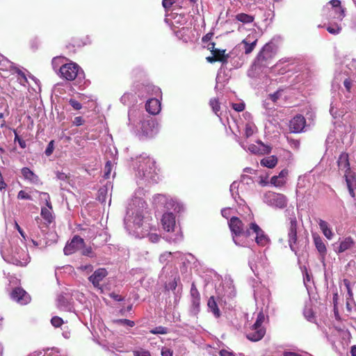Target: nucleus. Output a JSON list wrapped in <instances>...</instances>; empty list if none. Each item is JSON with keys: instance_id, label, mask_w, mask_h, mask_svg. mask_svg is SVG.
<instances>
[{"instance_id": "1", "label": "nucleus", "mask_w": 356, "mask_h": 356, "mask_svg": "<svg viewBox=\"0 0 356 356\" xmlns=\"http://www.w3.org/2000/svg\"><path fill=\"white\" fill-rule=\"evenodd\" d=\"M128 127L131 131L138 135L151 138L159 131V124L151 116H145L136 108L129 109L128 113Z\"/></svg>"}, {"instance_id": "2", "label": "nucleus", "mask_w": 356, "mask_h": 356, "mask_svg": "<svg viewBox=\"0 0 356 356\" xmlns=\"http://www.w3.org/2000/svg\"><path fill=\"white\" fill-rule=\"evenodd\" d=\"M146 208L147 204L143 198L135 196L129 203L124 218L125 228L129 232H133L141 237H144L145 234L140 233L138 229L143 225L144 210Z\"/></svg>"}, {"instance_id": "3", "label": "nucleus", "mask_w": 356, "mask_h": 356, "mask_svg": "<svg viewBox=\"0 0 356 356\" xmlns=\"http://www.w3.org/2000/svg\"><path fill=\"white\" fill-rule=\"evenodd\" d=\"M228 224L234 243L238 246H249L250 243L253 241L252 239L250 238V223L245 225L238 218L232 217Z\"/></svg>"}, {"instance_id": "4", "label": "nucleus", "mask_w": 356, "mask_h": 356, "mask_svg": "<svg viewBox=\"0 0 356 356\" xmlns=\"http://www.w3.org/2000/svg\"><path fill=\"white\" fill-rule=\"evenodd\" d=\"M1 252L6 262L16 266H26L30 261L27 251L10 242L8 247L2 248Z\"/></svg>"}, {"instance_id": "5", "label": "nucleus", "mask_w": 356, "mask_h": 356, "mask_svg": "<svg viewBox=\"0 0 356 356\" xmlns=\"http://www.w3.org/2000/svg\"><path fill=\"white\" fill-rule=\"evenodd\" d=\"M161 225L165 232H175L173 236L167 237L169 242L178 243L182 240V234L176 226V218L172 212L167 211L163 214Z\"/></svg>"}, {"instance_id": "6", "label": "nucleus", "mask_w": 356, "mask_h": 356, "mask_svg": "<svg viewBox=\"0 0 356 356\" xmlns=\"http://www.w3.org/2000/svg\"><path fill=\"white\" fill-rule=\"evenodd\" d=\"M137 162V176L147 180L155 181L156 173L154 161L148 156H140Z\"/></svg>"}, {"instance_id": "7", "label": "nucleus", "mask_w": 356, "mask_h": 356, "mask_svg": "<svg viewBox=\"0 0 356 356\" xmlns=\"http://www.w3.org/2000/svg\"><path fill=\"white\" fill-rule=\"evenodd\" d=\"M52 206H46L41 209V216L44 219L45 222H43L42 219L36 217L35 220L37 224V227L31 229V235L34 237H40L44 235L47 231L48 225L53 220V216L51 213Z\"/></svg>"}, {"instance_id": "8", "label": "nucleus", "mask_w": 356, "mask_h": 356, "mask_svg": "<svg viewBox=\"0 0 356 356\" xmlns=\"http://www.w3.org/2000/svg\"><path fill=\"white\" fill-rule=\"evenodd\" d=\"M154 205L159 208H165L168 210L172 209L175 212L179 213L184 209V207L179 202L165 195L157 194L153 197Z\"/></svg>"}, {"instance_id": "9", "label": "nucleus", "mask_w": 356, "mask_h": 356, "mask_svg": "<svg viewBox=\"0 0 356 356\" xmlns=\"http://www.w3.org/2000/svg\"><path fill=\"white\" fill-rule=\"evenodd\" d=\"M59 72L63 78L68 81H72L76 78L81 80L85 76L83 71L74 63L63 65L60 67Z\"/></svg>"}, {"instance_id": "10", "label": "nucleus", "mask_w": 356, "mask_h": 356, "mask_svg": "<svg viewBox=\"0 0 356 356\" xmlns=\"http://www.w3.org/2000/svg\"><path fill=\"white\" fill-rule=\"evenodd\" d=\"M263 201L268 206L276 209H284L287 204V199L283 194L272 191L264 194Z\"/></svg>"}, {"instance_id": "11", "label": "nucleus", "mask_w": 356, "mask_h": 356, "mask_svg": "<svg viewBox=\"0 0 356 356\" xmlns=\"http://www.w3.org/2000/svg\"><path fill=\"white\" fill-rule=\"evenodd\" d=\"M250 236L255 234L254 241L257 245L268 248L270 244V239L265 232L254 222H250Z\"/></svg>"}, {"instance_id": "12", "label": "nucleus", "mask_w": 356, "mask_h": 356, "mask_svg": "<svg viewBox=\"0 0 356 356\" xmlns=\"http://www.w3.org/2000/svg\"><path fill=\"white\" fill-rule=\"evenodd\" d=\"M297 225L298 222L296 217L290 218V224L288 230V243L290 249L297 254L298 248L296 247L297 242Z\"/></svg>"}, {"instance_id": "13", "label": "nucleus", "mask_w": 356, "mask_h": 356, "mask_svg": "<svg viewBox=\"0 0 356 356\" xmlns=\"http://www.w3.org/2000/svg\"><path fill=\"white\" fill-rule=\"evenodd\" d=\"M84 241L79 236H74L70 243H67L63 249L65 255H70L81 248Z\"/></svg>"}, {"instance_id": "14", "label": "nucleus", "mask_w": 356, "mask_h": 356, "mask_svg": "<svg viewBox=\"0 0 356 356\" xmlns=\"http://www.w3.org/2000/svg\"><path fill=\"white\" fill-rule=\"evenodd\" d=\"M108 275V272L104 268H99L88 277V280L93 286L97 289L102 290L100 282Z\"/></svg>"}, {"instance_id": "15", "label": "nucleus", "mask_w": 356, "mask_h": 356, "mask_svg": "<svg viewBox=\"0 0 356 356\" xmlns=\"http://www.w3.org/2000/svg\"><path fill=\"white\" fill-rule=\"evenodd\" d=\"M11 298L20 305H26L31 301L30 296L21 287L14 289L10 294Z\"/></svg>"}, {"instance_id": "16", "label": "nucleus", "mask_w": 356, "mask_h": 356, "mask_svg": "<svg viewBox=\"0 0 356 356\" xmlns=\"http://www.w3.org/2000/svg\"><path fill=\"white\" fill-rule=\"evenodd\" d=\"M356 247V243L351 236H346L339 241V245L334 248L337 254L343 253L348 250H352Z\"/></svg>"}, {"instance_id": "17", "label": "nucleus", "mask_w": 356, "mask_h": 356, "mask_svg": "<svg viewBox=\"0 0 356 356\" xmlns=\"http://www.w3.org/2000/svg\"><path fill=\"white\" fill-rule=\"evenodd\" d=\"M266 333V329L263 326H254L252 325L248 330L246 337L252 341L261 340Z\"/></svg>"}, {"instance_id": "18", "label": "nucleus", "mask_w": 356, "mask_h": 356, "mask_svg": "<svg viewBox=\"0 0 356 356\" xmlns=\"http://www.w3.org/2000/svg\"><path fill=\"white\" fill-rule=\"evenodd\" d=\"M305 124V118L302 115H297L290 121V130L293 133H300L303 131Z\"/></svg>"}, {"instance_id": "19", "label": "nucleus", "mask_w": 356, "mask_h": 356, "mask_svg": "<svg viewBox=\"0 0 356 356\" xmlns=\"http://www.w3.org/2000/svg\"><path fill=\"white\" fill-rule=\"evenodd\" d=\"M273 48L270 44H266L259 53L257 57V61L263 65V61H266L270 59L273 56Z\"/></svg>"}, {"instance_id": "20", "label": "nucleus", "mask_w": 356, "mask_h": 356, "mask_svg": "<svg viewBox=\"0 0 356 356\" xmlns=\"http://www.w3.org/2000/svg\"><path fill=\"white\" fill-rule=\"evenodd\" d=\"M257 43V39L252 38V37L249 35L242 40L240 46H243V49L245 54H250L255 48Z\"/></svg>"}, {"instance_id": "21", "label": "nucleus", "mask_w": 356, "mask_h": 356, "mask_svg": "<svg viewBox=\"0 0 356 356\" xmlns=\"http://www.w3.org/2000/svg\"><path fill=\"white\" fill-rule=\"evenodd\" d=\"M146 111L152 115H156L161 111V103L156 98L149 99L145 104Z\"/></svg>"}, {"instance_id": "22", "label": "nucleus", "mask_w": 356, "mask_h": 356, "mask_svg": "<svg viewBox=\"0 0 356 356\" xmlns=\"http://www.w3.org/2000/svg\"><path fill=\"white\" fill-rule=\"evenodd\" d=\"M257 143L258 145L254 144L249 145L248 150L255 154H263L270 152V148L261 143V141L259 140Z\"/></svg>"}, {"instance_id": "23", "label": "nucleus", "mask_w": 356, "mask_h": 356, "mask_svg": "<svg viewBox=\"0 0 356 356\" xmlns=\"http://www.w3.org/2000/svg\"><path fill=\"white\" fill-rule=\"evenodd\" d=\"M312 236L316 250L324 257L327 253V248L323 238L317 234H313Z\"/></svg>"}, {"instance_id": "24", "label": "nucleus", "mask_w": 356, "mask_h": 356, "mask_svg": "<svg viewBox=\"0 0 356 356\" xmlns=\"http://www.w3.org/2000/svg\"><path fill=\"white\" fill-rule=\"evenodd\" d=\"M318 223L325 237L328 240H332L334 237V233L329 224L322 219H319Z\"/></svg>"}, {"instance_id": "25", "label": "nucleus", "mask_w": 356, "mask_h": 356, "mask_svg": "<svg viewBox=\"0 0 356 356\" xmlns=\"http://www.w3.org/2000/svg\"><path fill=\"white\" fill-rule=\"evenodd\" d=\"M21 172L24 179L32 184H38L40 181L39 177L29 168H23Z\"/></svg>"}, {"instance_id": "26", "label": "nucleus", "mask_w": 356, "mask_h": 356, "mask_svg": "<svg viewBox=\"0 0 356 356\" xmlns=\"http://www.w3.org/2000/svg\"><path fill=\"white\" fill-rule=\"evenodd\" d=\"M330 3L333 8V12L334 13V17L341 21L344 17V10L340 6L341 1L339 0H331Z\"/></svg>"}, {"instance_id": "27", "label": "nucleus", "mask_w": 356, "mask_h": 356, "mask_svg": "<svg viewBox=\"0 0 356 356\" xmlns=\"http://www.w3.org/2000/svg\"><path fill=\"white\" fill-rule=\"evenodd\" d=\"M338 165L339 169L344 170L346 174L350 171V163L348 155L346 153L341 154L338 159Z\"/></svg>"}, {"instance_id": "28", "label": "nucleus", "mask_w": 356, "mask_h": 356, "mask_svg": "<svg viewBox=\"0 0 356 356\" xmlns=\"http://www.w3.org/2000/svg\"><path fill=\"white\" fill-rule=\"evenodd\" d=\"M207 306L209 312H211L216 318L220 316V312L213 296L210 297L208 300Z\"/></svg>"}, {"instance_id": "29", "label": "nucleus", "mask_w": 356, "mask_h": 356, "mask_svg": "<svg viewBox=\"0 0 356 356\" xmlns=\"http://www.w3.org/2000/svg\"><path fill=\"white\" fill-rule=\"evenodd\" d=\"M277 163V159L275 156H270L266 158H264L261 161V164L265 167L268 168H274Z\"/></svg>"}, {"instance_id": "30", "label": "nucleus", "mask_w": 356, "mask_h": 356, "mask_svg": "<svg viewBox=\"0 0 356 356\" xmlns=\"http://www.w3.org/2000/svg\"><path fill=\"white\" fill-rule=\"evenodd\" d=\"M257 131V127L255 124L250 121H248L245 126V134L244 136L246 138L252 136L254 133Z\"/></svg>"}, {"instance_id": "31", "label": "nucleus", "mask_w": 356, "mask_h": 356, "mask_svg": "<svg viewBox=\"0 0 356 356\" xmlns=\"http://www.w3.org/2000/svg\"><path fill=\"white\" fill-rule=\"evenodd\" d=\"M200 309V298H191V307L190 312L193 315H197Z\"/></svg>"}, {"instance_id": "32", "label": "nucleus", "mask_w": 356, "mask_h": 356, "mask_svg": "<svg viewBox=\"0 0 356 356\" xmlns=\"http://www.w3.org/2000/svg\"><path fill=\"white\" fill-rule=\"evenodd\" d=\"M15 65L8 60L7 58H3L0 60V70H10L13 71Z\"/></svg>"}, {"instance_id": "33", "label": "nucleus", "mask_w": 356, "mask_h": 356, "mask_svg": "<svg viewBox=\"0 0 356 356\" xmlns=\"http://www.w3.org/2000/svg\"><path fill=\"white\" fill-rule=\"evenodd\" d=\"M343 282L347 289L348 297L346 298V307L348 309H350L349 307L350 302L353 300V293L350 288L349 281L348 280H344Z\"/></svg>"}, {"instance_id": "34", "label": "nucleus", "mask_w": 356, "mask_h": 356, "mask_svg": "<svg viewBox=\"0 0 356 356\" xmlns=\"http://www.w3.org/2000/svg\"><path fill=\"white\" fill-rule=\"evenodd\" d=\"M236 19L245 24L251 23L254 20V17L252 15L245 13H239L236 16Z\"/></svg>"}, {"instance_id": "35", "label": "nucleus", "mask_w": 356, "mask_h": 356, "mask_svg": "<svg viewBox=\"0 0 356 356\" xmlns=\"http://www.w3.org/2000/svg\"><path fill=\"white\" fill-rule=\"evenodd\" d=\"M13 73H16L19 76V80L22 85H25L27 82L26 76L23 71H22L19 67L15 66L13 70Z\"/></svg>"}, {"instance_id": "36", "label": "nucleus", "mask_w": 356, "mask_h": 356, "mask_svg": "<svg viewBox=\"0 0 356 356\" xmlns=\"http://www.w3.org/2000/svg\"><path fill=\"white\" fill-rule=\"evenodd\" d=\"M115 163V159L113 161H107L104 167V177L105 179H108L111 175V172L113 168V166Z\"/></svg>"}, {"instance_id": "37", "label": "nucleus", "mask_w": 356, "mask_h": 356, "mask_svg": "<svg viewBox=\"0 0 356 356\" xmlns=\"http://www.w3.org/2000/svg\"><path fill=\"white\" fill-rule=\"evenodd\" d=\"M238 187H239V183L237 181H234L231 184L230 188H229L231 195L233 197V198L235 200L236 202H237V199H236L237 196L239 197L238 194Z\"/></svg>"}, {"instance_id": "38", "label": "nucleus", "mask_w": 356, "mask_h": 356, "mask_svg": "<svg viewBox=\"0 0 356 356\" xmlns=\"http://www.w3.org/2000/svg\"><path fill=\"white\" fill-rule=\"evenodd\" d=\"M225 50L219 52V55H215V57H207V59L209 62L212 63L217 60H220L222 62H226L227 56H225Z\"/></svg>"}, {"instance_id": "39", "label": "nucleus", "mask_w": 356, "mask_h": 356, "mask_svg": "<svg viewBox=\"0 0 356 356\" xmlns=\"http://www.w3.org/2000/svg\"><path fill=\"white\" fill-rule=\"evenodd\" d=\"M58 307L64 311H70L71 309V307L67 302L65 301L63 297H60L58 300Z\"/></svg>"}, {"instance_id": "40", "label": "nucleus", "mask_w": 356, "mask_h": 356, "mask_svg": "<svg viewBox=\"0 0 356 356\" xmlns=\"http://www.w3.org/2000/svg\"><path fill=\"white\" fill-rule=\"evenodd\" d=\"M172 253L171 252H165L162 253L159 257V262L161 264H168V261H171Z\"/></svg>"}, {"instance_id": "41", "label": "nucleus", "mask_w": 356, "mask_h": 356, "mask_svg": "<svg viewBox=\"0 0 356 356\" xmlns=\"http://www.w3.org/2000/svg\"><path fill=\"white\" fill-rule=\"evenodd\" d=\"M153 334H165L168 333V328L163 326H158L149 330Z\"/></svg>"}, {"instance_id": "42", "label": "nucleus", "mask_w": 356, "mask_h": 356, "mask_svg": "<svg viewBox=\"0 0 356 356\" xmlns=\"http://www.w3.org/2000/svg\"><path fill=\"white\" fill-rule=\"evenodd\" d=\"M107 188L106 187L100 188L98 191V200L101 202H105L106 200Z\"/></svg>"}, {"instance_id": "43", "label": "nucleus", "mask_w": 356, "mask_h": 356, "mask_svg": "<svg viewBox=\"0 0 356 356\" xmlns=\"http://www.w3.org/2000/svg\"><path fill=\"white\" fill-rule=\"evenodd\" d=\"M345 177L348 188H356V179L354 177H350L347 174H345Z\"/></svg>"}, {"instance_id": "44", "label": "nucleus", "mask_w": 356, "mask_h": 356, "mask_svg": "<svg viewBox=\"0 0 356 356\" xmlns=\"http://www.w3.org/2000/svg\"><path fill=\"white\" fill-rule=\"evenodd\" d=\"M286 182V180L281 179L278 176H273L270 179V183L275 186H282Z\"/></svg>"}, {"instance_id": "45", "label": "nucleus", "mask_w": 356, "mask_h": 356, "mask_svg": "<svg viewBox=\"0 0 356 356\" xmlns=\"http://www.w3.org/2000/svg\"><path fill=\"white\" fill-rule=\"evenodd\" d=\"M116 323L127 327H134L135 325V323L133 321L129 319H119L115 321Z\"/></svg>"}, {"instance_id": "46", "label": "nucleus", "mask_w": 356, "mask_h": 356, "mask_svg": "<svg viewBox=\"0 0 356 356\" xmlns=\"http://www.w3.org/2000/svg\"><path fill=\"white\" fill-rule=\"evenodd\" d=\"M51 325L55 327H59L63 324V320L58 316H54L51 319Z\"/></svg>"}, {"instance_id": "47", "label": "nucleus", "mask_w": 356, "mask_h": 356, "mask_svg": "<svg viewBox=\"0 0 356 356\" xmlns=\"http://www.w3.org/2000/svg\"><path fill=\"white\" fill-rule=\"evenodd\" d=\"M305 317L309 321H313L314 319V315L311 308H305L303 312Z\"/></svg>"}, {"instance_id": "48", "label": "nucleus", "mask_w": 356, "mask_h": 356, "mask_svg": "<svg viewBox=\"0 0 356 356\" xmlns=\"http://www.w3.org/2000/svg\"><path fill=\"white\" fill-rule=\"evenodd\" d=\"M40 198L42 201H44L46 206H51L50 196L47 193L40 192Z\"/></svg>"}, {"instance_id": "49", "label": "nucleus", "mask_w": 356, "mask_h": 356, "mask_svg": "<svg viewBox=\"0 0 356 356\" xmlns=\"http://www.w3.org/2000/svg\"><path fill=\"white\" fill-rule=\"evenodd\" d=\"M209 104H210V106H211L213 112L218 115V112L220 110V105H219V102H218V99H211L210 100Z\"/></svg>"}, {"instance_id": "50", "label": "nucleus", "mask_w": 356, "mask_h": 356, "mask_svg": "<svg viewBox=\"0 0 356 356\" xmlns=\"http://www.w3.org/2000/svg\"><path fill=\"white\" fill-rule=\"evenodd\" d=\"M264 320H265V316L262 312H260L257 314V320L253 325H254V326H256V327L257 326H262V324L264 322Z\"/></svg>"}, {"instance_id": "51", "label": "nucleus", "mask_w": 356, "mask_h": 356, "mask_svg": "<svg viewBox=\"0 0 356 356\" xmlns=\"http://www.w3.org/2000/svg\"><path fill=\"white\" fill-rule=\"evenodd\" d=\"M17 198L20 199V200H32L31 196L29 194H28L26 192H25L24 191H20L18 193Z\"/></svg>"}, {"instance_id": "52", "label": "nucleus", "mask_w": 356, "mask_h": 356, "mask_svg": "<svg viewBox=\"0 0 356 356\" xmlns=\"http://www.w3.org/2000/svg\"><path fill=\"white\" fill-rule=\"evenodd\" d=\"M172 257L171 259V261H173V260H177V261H183L184 254L181 252H172Z\"/></svg>"}, {"instance_id": "53", "label": "nucleus", "mask_w": 356, "mask_h": 356, "mask_svg": "<svg viewBox=\"0 0 356 356\" xmlns=\"http://www.w3.org/2000/svg\"><path fill=\"white\" fill-rule=\"evenodd\" d=\"M54 149V140H51L49 143V144L45 149V154L47 156H50L53 153Z\"/></svg>"}, {"instance_id": "54", "label": "nucleus", "mask_w": 356, "mask_h": 356, "mask_svg": "<svg viewBox=\"0 0 356 356\" xmlns=\"http://www.w3.org/2000/svg\"><path fill=\"white\" fill-rule=\"evenodd\" d=\"M330 113L334 118H337L340 116V114L338 113L337 108L334 105L333 102L330 104Z\"/></svg>"}, {"instance_id": "55", "label": "nucleus", "mask_w": 356, "mask_h": 356, "mask_svg": "<svg viewBox=\"0 0 356 356\" xmlns=\"http://www.w3.org/2000/svg\"><path fill=\"white\" fill-rule=\"evenodd\" d=\"M134 356H152L149 351L141 349L140 350L134 351Z\"/></svg>"}, {"instance_id": "56", "label": "nucleus", "mask_w": 356, "mask_h": 356, "mask_svg": "<svg viewBox=\"0 0 356 356\" xmlns=\"http://www.w3.org/2000/svg\"><path fill=\"white\" fill-rule=\"evenodd\" d=\"M191 298H200V293L197 291V289L195 287V285L194 284H193L191 286Z\"/></svg>"}, {"instance_id": "57", "label": "nucleus", "mask_w": 356, "mask_h": 356, "mask_svg": "<svg viewBox=\"0 0 356 356\" xmlns=\"http://www.w3.org/2000/svg\"><path fill=\"white\" fill-rule=\"evenodd\" d=\"M149 241L152 243H156L160 239V236L156 233H150L147 234Z\"/></svg>"}, {"instance_id": "58", "label": "nucleus", "mask_w": 356, "mask_h": 356, "mask_svg": "<svg viewBox=\"0 0 356 356\" xmlns=\"http://www.w3.org/2000/svg\"><path fill=\"white\" fill-rule=\"evenodd\" d=\"M232 108L236 111L240 112L244 110L245 108V104L243 102L241 103H234L232 104Z\"/></svg>"}, {"instance_id": "59", "label": "nucleus", "mask_w": 356, "mask_h": 356, "mask_svg": "<svg viewBox=\"0 0 356 356\" xmlns=\"http://www.w3.org/2000/svg\"><path fill=\"white\" fill-rule=\"evenodd\" d=\"M15 142H17L19 145V146L22 148V149H24L26 146V142L25 140H22V138H19V136L17 135V134L16 133V131H15Z\"/></svg>"}, {"instance_id": "60", "label": "nucleus", "mask_w": 356, "mask_h": 356, "mask_svg": "<svg viewBox=\"0 0 356 356\" xmlns=\"http://www.w3.org/2000/svg\"><path fill=\"white\" fill-rule=\"evenodd\" d=\"M177 286V282L176 279L175 278L172 282H169L165 285V289L166 290H175Z\"/></svg>"}, {"instance_id": "61", "label": "nucleus", "mask_w": 356, "mask_h": 356, "mask_svg": "<svg viewBox=\"0 0 356 356\" xmlns=\"http://www.w3.org/2000/svg\"><path fill=\"white\" fill-rule=\"evenodd\" d=\"M69 102L72 107L75 110H80L82 107L81 103L75 99H71Z\"/></svg>"}, {"instance_id": "62", "label": "nucleus", "mask_w": 356, "mask_h": 356, "mask_svg": "<svg viewBox=\"0 0 356 356\" xmlns=\"http://www.w3.org/2000/svg\"><path fill=\"white\" fill-rule=\"evenodd\" d=\"M79 268L82 271H86V273H89L92 271L93 266L91 264H86L80 266Z\"/></svg>"}, {"instance_id": "63", "label": "nucleus", "mask_w": 356, "mask_h": 356, "mask_svg": "<svg viewBox=\"0 0 356 356\" xmlns=\"http://www.w3.org/2000/svg\"><path fill=\"white\" fill-rule=\"evenodd\" d=\"M82 254L85 256H88V257H94V253L92 250V248L90 247H88V248H86L83 252H82Z\"/></svg>"}, {"instance_id": "64", "label": "nucleus", "mask_w": 356, "mask_h": 356, "mask_svg": "<svg viewBox=\"0 0 356 356\" xmlns=\"http://www.w3.org/2000/svg\"><path fill=\"white\" fill-rule=\"evenodd\" d=\"M161 355L162 356H172V351L170 348L163 347L161 349Z\"/></svg>"}]
</instances>
